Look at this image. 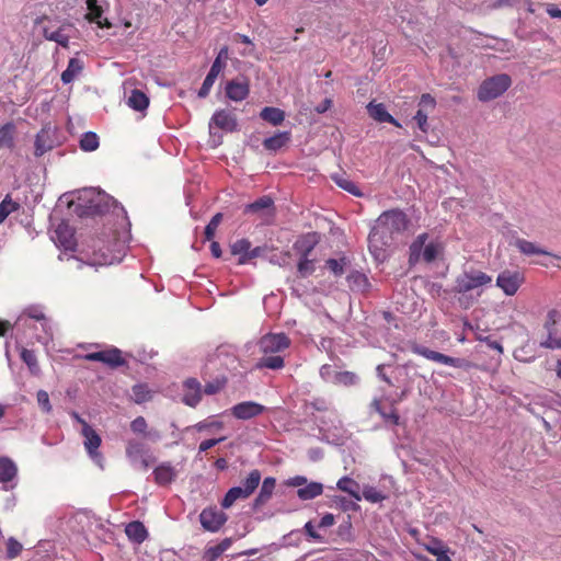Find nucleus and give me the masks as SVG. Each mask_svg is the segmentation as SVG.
<instances>
[{
  "instance_id": "1",
  "label": "nucleus",
  "mask_w": 561,
  "mask_h": 561,
  "mask_svg": "<svg viewBox=\"0 0 561 561\" xmlns=\"http://www.w3.org/2000/svg\"><path fill=\"white\" fill-rule=\"evenodd\" d=\"M409 226L407 215L399 209L383 211L375 221L368 236V249L377 262H385L397 237Z\"/></svg>"
},
{
  "instance_id": "2",
  "label": "nucleus",
  "mask_w": 561,
  "mask_h": 561,
  "mask_svg": "<svg viewBox=\"0 0 561 561\" xmlns=\"http://www.w3.org/2000/svg\"><path fill=\"white\" fill-rule=\"evenodd\" d=\"M24 317L39 322L42 333L36 335V340L44 346L46 353L49 355L51 351H55V324L51 319L46 317L44 307L41 305L27 306L20 314L18 321H22Z\"/></svg>"
},
{
  "instance_id": "3",
  "label": "nucleus",
  "mask_w": 561,
  "mask_h": 561,
  "mask_svg": "<svg viewBox=\"0 0 561 561\" xmlns=\"http://www.w3.org/2000/svg\"><path fill=\"white\" fill-rule=\"evenodd\" d=\"M492 277L479 270L463 271L455 280V291L458 294H474L481 296L483 288L490 286Z\"/></svg>"
},
{
  "instance_id": "4",
  "label": "nucleus",
  "mask_w": 561,
  "mask_h": 561,
  "mask_svg": "<svg viewBox=\"0 0 561 561\" xmlns=\"http://www.w3.org/2000/svg\"><path fill=\"white\" fill-rule=\"evenodd\" d=\"M427 233L419 234L410 245L409 262L416 264L419 262L432 263L443 252V245L438 241L427 242Z\"/></svg>"
},
{
  "instance_id": "5",
  "label": "nucleus",
  "mask_w": 561,
  "mask_h": 561,
  "mask_svg": "<svg viewBox=\"0 0 561 561\" xmlns=\"http://www.w3.org/2000/svg\"><path fill=\"white\" fill-rule=\"evenodd\" d=\"M261 481V472L259 470H252L242 482V485L233 486L228 490L221 501L224 508L231 507L236 501L248 499L259 486Z\"/></svg>"
},
{
  "instance_id": "6",
  "label": "nucleus",
  "mask_w": 561,
  "mask_h": 561,
  "mask_svg": "<svg viewBox=\"0 0 561 561\" xmlns=\"http://www.w3.org/2000/svg\"><path fill=\"white\" fill-rule=\"evenodd\" d=\"M511 84L512 79L506 73L488 78L481 83L478 90V99L482 102L494 100L505 93Z\"/></svg>"
},
{
  "instance_id": "7",
  "label": "nucleus",
  "mask_w": 561,
  "mask_h": 561,
  "mask_svg": "<svg viewBox=\"0 0 561 561\" xmlns=\"http://www.w3.org/2000/svg\"><path fill=\"white\" fill-rule=\"evenodd\" d=\"M547 339L540 342V346L549 350L561 348V313L550 310L545 321Z\"/></svg>"
},
{
  "instance_id": "8",
  "label": "nucleus",
  "mask_w": 561,
  "mask_h": 561,
  "mask_svg": "<svg viewBox=\"0 0 561 561\" xmlns=\"http://www.w3.org/2000/svg\"><path fill=\"white\" fill-rule=\"evenodd\" d=\"M125 253V241H116L113 245V249H106V251L100 249L99 251H95L87 264L91 266L112 265L119 263L123 260Z\"/></svg>"
},
{
  "instance_id": "9",
  "label": "nucleus",
  "mask_w": 561,
  "mask_h": 561,
  "mask_svg": "<svg viewBox=\"0 0 561 561\" xmlns=\"http://www.w3.org/2000/svg\"><path fill=\"white\" fill-rule=\"evenodd\" d=\"M81 435L84 438L83 445L89 457L96 466L103 469L104 457L99 451V447L101 446L102 443L101 436L90 424H84V428H81Z\"/></svg>"
},
{
  "instance_id": "10",
  "label": "nucleus",
  "mask_w": 561,
  "mask_h": 561,
  "mask_svg": "<svg viewBox=\"0 0 561 561\" xmlns=\"http://www.w3.org/2000/svg\"><path fill=\"white\" fill-rule=\"evenodd\" d=\"M51 240L65 252L76 251L77 241L75 238V230L67 221L62 220L56 225L51 234Z\"/></svg>"
},
{
  "instance_id": "11",
  "label": "nucleus",
  "mask_w": 561,
  "mask_h": 561,
  "mask_svg": "<svg viewBox=\"0 0 561 561\" xmlns=\"http://www.w3.org/2000/svg\"><path fill=\"white\" fill-rule=\"evenodd\" d=\"M229 49L227 46H224L218 51V55L216 59L214 60L209 72L207 73L206 78L204 79V82L198 91L199 98H206L211 87L214 85L218 75L221 72L222 68L225 67V61L228 59Z\"/></svg>"
},
{
  "instance_id": "12",
  "label": "nucleus",
  "mask_w": 561,
  "mask_h": 561,
  "mask_svg": "<svg viewBox=\"0 0 561 561\" xmlns=\"http://www.w3.org/2000/svg\"><path fill=\"white\" fill-rule=\"evenodd\" d=\"M524 282V274L518 271L504 270L496 277V286L501 288L506 296H514Z\"/></svg>"
},
{
  "instance_id": "13",
  "label": "nucleus",
  "mask_w": 561,
  "mask_h": 561,
  "mask_svg": "<svg viewBox=\"0 0 561 561\" xmlns=\"http://www.w3.org/2000/svg\"><path fill=\"white\" fill-rule=\"evenodd\" d=\"M228 516L217 507H206L199 514L203 528L210 533L218 531L227 522Z\"/></svg>"
},
{
  "instance_id": "14",
  "label": "nucleus",
  "mask_w": 561,
  "mask_h": 561,
  "mask_svg": "<svg viewBox=\"0 0 561 561\" xmlns=\"http://www.w3.org/2000/svg\"><path fill=\"white\" fill-rule=\"evenodd\" d=\"M289 344L290 341L284 333H270L260 339L259 347L264 354H274L286 350Z\"/></svg>"
},
{
  "instance_id": "15",
  "label": "nucleus",
  "mask_w": 561,
  "mask_h": 561,
  "mask_svg": "<svg viewBox=\"0 0 561 561\" xmlns=\"http://www.w3.org/2000/svg\"><path fill=\"white\" fill-rule=\"evenodd\" d=\"M202 385L196 378H187L183 381L181 400L185 405L196 408L202 401Z\"/></svg>"
},
{
  "instance_id": "16",
  "label": "nucleus",
  "mask_w": 561,
  "mask_h": 561,
  "mask_svg": "<svg viewBox=\"0 0 561 561\" xmlns=\"http://www.w3.org/2000/svg\"><path fill=\"white\" fill-rule=\"evenodd\" d=\"M413 352L425 357L426 359H430V360H433V362H436V363H439V364H443L446 366H451V367H456V368H463L467 366V363L463 359L447 356L443 353L432 351L424 346H419V345L414 346Z\"/></svg>"
},
{
  "instance_id": "17",
  "label": "nucleus",
  "mask_w": 561,
  "mask_h": 561,
  "mask_svg": "<svg viewBox=\"0 0 561 561\" xmlns=\"http://www.w3.org/2000/svg\"><path fill=\"white\" fill-rule=\"evenodd\" d=\"M126 456L131 466H140L144 470L148 469L149 461L146 457L145 446L140 442L134 439L128 440L126 446Z\"/></svg>"
},
{
  "instance_id": "18",
  "label": "nucleus",
  "mask_w": 561,
  "mask_h": 561,
  "mask_svg": "<svg viewBox=\"0 0 561 561\" xmlns=\"http://www.w3.org/2000/svg\"><path fill=\"white\" fill-rule=\"evenodd\" d=\"M264 411L265 407L254 401H244L231 408L232 415L238 420H250Z\"/></svg>"
},
{
  "instance_id": "19",
  "label": "nucleus",
  "mask_w": 561,
  "mask_h": 561,
  "mask_svg": "<svg viewBox=\"0 0 561 561\" xmlns=\"http://www.w3.org/2000/svg\"><path fill=\"white\" fill-rule=\"evenodd\" d=\"M217 127L224 131L230 133L237 128V119L232 113L226 110L216 111L210 118L209 129Z\"/></svg>"
},
{
  "instance_id": "20",
  "label": "nucleus",
  "mask_w": 561,
  "mask_h": 561,
  "mask_svg": "<svg viewBox=\"0 0 561 561\" xmlns=\"http://www.w3.org/2000/svg\"><path fill=\"white\" fill-rule=\"evenodd\" d=\"M88 193L92 195L89 201L90 205L87 206L91 214H103L110 209L111 205L116 203L103 192L91 190Z\"/></svg>"
},
{
  "instance_id": "21",
  "label": "nucleus",
  "mask_w": 561,
  "mask_h": 561,
  "mask_svg": "<svg viewBox=\"0 0 561 561\" xmlns=\"http://www.w3.org/2000/svg\"><path fill=\"white\" fill-rule=\"evenodd\" d=\"M85 359L92 362H102L113 367H117L124 364L122 352L118 348L90 353L85 355Z\"/></svg>"
},
{
  "instance_id": "22",
  "label": "nucleus",
  "mask_w": 561,
  "mask_h": 561,
  "mask_svg": "<svg viewBox=\"0 0 561 561\" xmlns=\"http://www.w3.org/2000/svg\"><path fill=\"white\" fill-rule=\"evenodd\" d=\"M178 469L169 461L161 462L153 470L154 482L159 485H169L178 477Z\"/></svg>"
},
{
  "instance_id": "23",
  "label": "nucleus",
  "mask_w": 561,
  "mask_h": 561,
  "mask_svg": "<svg viewBox=\"0 0 561 561\" xmlns=\"http://www.w3.org/2000/svg\"><path fill=\"white\" fill-rule=\"evenodd\" d=\"M250 89L245 80H231L226 84V95L234 102H240L247 99Z\"/></svg>"
},
{
  "instance_id": "24",
  "label": "nucleus",
  "mask_w": 561,
  "mask_h": 561,
  "mask_svg": "<svg viewBox=\"0 0 561 561\" xmlns=\"http://www.w3.org/2000/svg\"><path fill=\"white\" fill-rule=\"evenodd\" d=\"M70 25H61L57 28L46 26L43 28V35L47 41L57 43L62 47H68Z\"/></svg>"
},
{
  "instance_id": "25",
  "label": "nucleus",
  "mask_w": 561,
  "mask_h": 561,
  "mask_svg": "<svg viewBox=\"0 0 561 561\" xmlns=\"http://www.w3.org/2000/svg\"><path fill=\"white\" fill-rule=\"evenodd\" d=\"M367 111L370 117L379 123H390L397 127H400V123L388 113L386 106L382 103L370 102L367 105Z\"/></svg>"
},
{
  "instance_id": "26",
  "label": "nucleus",
  "mask_w": 561,
  "mask_h": 561,
  "mask_svg": "<svg viewBox=\"0 0 561 561\" xmlns=\"http://www.w3.org/2000/svg\"><path fill=\"white\" fill-rule=\"evenodd\" d=\"M317 243V236L314 233H308L296 240L294 243V250L300 257H306L310 255Z\"/></svg>"
},
{
  "instance_id": "27",
  "label": "nucleus",
  "mask_w": 561,
  "mask_h": 561,
  "mask_svg": "<svg viewBox=\"0 0 561 561\" xmlns=\"http://www.w3.org/2000/svg\"><path fill=\"white\" fill-rule=\"evenodd\" d=\"M16 125L8 122L0 126V149L12 150L15 146Z\"/></svg>"
},
{
  "instance_id": "28",
  "label": "nucleus",
  "mask_w": 561,
  "mask_h": 561,
  "mask_svg": "<svg viewBox=\"0 0 561 561\" xmlns=\"http://www.w3.org/2000/svg\"><path fill=\"white\" fill-rule=\"evenodd\" d=\"M87 7H88L89 12L85 18L90 22L98 24V26H100V27L110 28L112 26L111 22H108L107 19L102 18L103 10L98 4L96 0H88Z\"/></svg>"
},
{
  "instance_id": "29",
  "label": "nucleus",
  "mask_w": 561,
  "mask_h": 561,
  "mask_svg": "<svg viewBox=\"0 0 561 561\" xmlns=\"http://www.w3.org/2000/svg\"><path fill=\"white\" fill-rule=\"evenodd\" d=\"M84 62L78 57H73L69 60L66 70L61 73V81L65 84L72 82L83 70Z\"/></svg>"
},
{
  "instance_id": "30",
  "label": "nucleus",
  "mask_w": 561,
  "mask_h": 561,
  "mask_svg": "<svg viewBox=\"0 0 561 561\" xmlns=\"http://www.w3.org/2000/svg\"><path fill=\"white\" fill-rule=\"evenodd\" d=\"M232 545L231 538H225L215 546H209L203 553V561H216Z\"/></svg>"
},
{
  "instance_id": "31",
  "label": "nucleus",
  "mask_w": 561,
  "mask_h": 561,
  "mask_svg": "<svg viewBox=\"0 0 561 561\" xmlns=\"http://www.w3.org/2000/svg\"><path fill=\"white\" fill-rule=\"evenodd\" d=\"M323 493V484L320 482H308L305 486L297 490V496L301 501H309L320 496Z\"/></svg>"
},
{
  "instance_id": "32",
  "label": "nucleus",
  "mask_w": 561,
  "mask_h": 561,
  "mask_svg": "<svg viewBox=\"0 0 561 561\" xmlns=\"http://www.w3.org/2000/svg\"><path fill=\"white\" fill-rule=\"evenodd\" d=\"M276 485V480L273 477H267L263 480L260 492L254 501L255 506H261L265 504L274 492Z\"/></svg>"
},
{
  "instance_id": "33",
  "label": "nucleus",
  "mask_w": 561,
  "mask_h": 561,
  "mask_svg": "<svg viewBox=\"0 0 561 561\" xmlns=\"http://www.w3.org/2000/svg\"><path fill=\"white\" fill-rule=\"evenodd\" d=\"M127 105L138 112L147 110L149 105V98L140 90L134 89L126 101Z\"/></svg>"
},
{
  "instance_id": "34",
  "label": "nucleus",
  "mask_w": 561,
  "mask_h": 561,
  "mask_svg": "<svg viewBox=\"0 0 561 561\" xmlns=\"http://www.w3.org/2000/svg\"><path fill=\"white\" fill-rule=\"evenodd\" d=\"M290 139L289 131H279L263 141V146L266 150L277 151L284 147Z\"/></svg>"
},
{
  "instance_id": "35",
  "label": "nucleus",
  "mask_w": 561,
  "mask_h": 561,
  "mask_svg": "<svg viewBox=\"0 0 561 561\" xmlns=\"http://www.w3.org/2000/svg\"><path fill=\"white\" fill-rule=\"evenodd\" d=\"M53 148V141L50 139L49 130L42 129L35 138V151L36 157H42L44 153Z\"/></svg>"
},
{
  "instance_id": "36",
  "label": "nucleus",
  "mask_w": 561,
  "mask_h": 561,
  "mask_svg": "<svg viewBox=\"0 0 561 561\" xmlns=\"http://www.w3.org/2000/svg\"><path fill=\"white\" fill-rule=\"evenodd\" d=\"M126 536L137 542L141 543L147 538V529L140 522H131L125 528Z\"/></svg>"
},
{
  "instance_id": "37",
  "label": "nucleus",
  "mask_w": 561,
  "mask_h": 561,
  "mask_svg": "<svg viewBox=\"0 0 561 561\" xmlns=\"http://www.w3.org/2000/svg\"><path fill=\"white\" fill-rule=\"evenodd\" d=\"M18 473L15 463L7 457L0 458V482L7 483L12 481Z\"/></svg>"
},
{
  "instance_id": "38",
  "label": "nucleus",
  "mask_w": 561,
  "mask_h": 561,
  "mask_svg": "<svg viewBox=\"0 0 561 561\" xmlns=\"http://www.w3.org/2000/svg\"><path fill=\"white\" fill-rule=\"evenodd\" d=\"M336 488L348 493L356 501H360L359 484L350 477H342L336 483Z\"/></svg>"
},
{
  "instance_id": "39",
  "label": "nucleus",
  "mask_w": 561,
  "mask_h": 561,
  "mask_svg": "<svg viewBox=\"0 0 561 561\" xmlns=\"http://www.w3.org/2000/svg\"><path fill=\"white\" fill-rule=\"evenodd\" d=\"M153 393L154 391L151 390L146 383H137L131 388V398L137 404L150 401L153 397Z\"/></svg>"
},
{
  "instance_id": "40",
  "label": "nucleus",
  "mask_w": 561,
  "mask_h": 561,
  "mask_svg": "<svg viewBox=\"0 0 561 561\" xmlns=\"http://www.w3.org/2000/svg\"><path fill=\"white\" fill-rule=\"evenodd\" d=\"M260 116L262 119L271 123L273 126L280 125L285 119L284 111L279 110L277 107H271V106L264 107L261 111Z\"/></svg>"
},
{
  "instance_id": "41",
  "label": "nucleus",
  "mask_w": 561,
  "mask_h": 561,
  "mask_svg": "<svg viewBox=\"0 0 561 561\" xmlns=\"http://www.w3.org/2000/svg\"><path fill=\"white\" fill-rule=\"evenodd\" d=\"M347 283L352 290L364 291L368 288L369 282L365 274L354 271L347 275Z\"/></svg>"
},
{
  "instance_id": "42",
  "label": "nucleus",
  "mask_w": 561,
  "mask_h": 561,
  "mask_svg": "<svg viewBox=\"0 0 561 561\" xmlns=\"http://www.w3.org/2000/svg\"><path fill=\"white\" fill-rule=\"evenodd\" d=\"M514 244L525 255L549 254V252L541 249L536 243L527 241L525 239H517Z\"/></svg>"
},
{
  "instance_id": "43",
  "label": "nucleus",
  "mask_w": 561,
  "mask_h": 561,
  "mask_svg": "<svg viewBox=\"0 0 561 561\" xmlns=\"http://www.w3.org/2000/svg\"><path fill=\"white\" fill-rule=\"evenodd\" d=\"M99 145V136L93 131H87L80 138V149L85 152L96 150Z\"/></svg>"
},
{
  "instance_id": "44",
  "label": "nucleus",
  "mask_w": 561,
  "mask_h": 561,
  "mask_svg": "<svg viewBox=\"0 0 561 561\" xmlns=\"http://www.w3.org/2000/svg\"><path fill=\"white\" fill-rule=\"evenodd\" d=\"M19 203L14 202L10 195H7L0 203V224H2L10 214L18 210Z\"/></svg>"
},
{
  "instance_id": "45",
  "label": "nucleus",
  "mask_w": 561,
  "mask_h": 561,
  "mask_svg": "<svg viewBox=\"0 0 561 561\" xmlns=\"http://www.w3.org/2000/svg\"><path fill=\"white\" fill-rule=\"evenodd\" d=\"M21 358L27 365L28 369L33 375L39 374V367L37 364L36 355L33 351L27 348H22Z\"/></svg>"
},
{
  "instance_id": "46",
  "label": "nucleus",
  "mask_w": 561,
  "mask_h": 561,
  "mask_svg": "<svg viewBox=\"0 0 561 561\" xmlns=\"http://www.w3.org/2000/svg\"><path fill=\"white\" fill-rule=\"evenodd\" d=\"M259 368L280 369L284 367V359L279 355L266 356L256 364Z\"/></svg>"
},
{
  "instance_id": "47",
  "label": "nucleus",
  "mask_w": 561,
  "mask_h": 561,
  "mask_svg": "<svg viewBox=\"0 0 561 561\" xmlns=\"http://www.w3.org/2000/svg\"><path fill=\"white\" fill-rule=\"evenodd\" d=\"M373 407L376 409V411L381 415L383 421L388 424L397 425L399 423V415L397 414L394 409H390L389 412L385 411L379 400H374Z\"/></svg>"
},
{
  "instance_id": "48",
  "label": "nucleus",
  "mask_w": 561,
  "mask_h": 561,
  "mask_svg": "<svg viewBox=\"0 0 561 561\" xmlns=\"http://www.w3.org/2000/svg\"><path fill=\"white\" fill-rule=\"evenodd\" d=\"M227 378L224 376H219L206 382L203 391L208 396H213L220 392L225 388Z\"/></svg>"
},
{
  "instance_id": "49",
  "label": "nucleus",
  "mask_w": 561,
  "mask_h": 561,
  "mask_svg": "<svg viewBox=\"0 0 561 561\" xmlns=\"http://www.w3.org/2000/svg\"><path fill=\"white\" fill-rule=\"evenodd\" d=\"M358 381V377L352 371H337V375H334V383L337 386H353Z\"/></svg>"
},
{
  "instance_id": "50",
  "label": "nucleus",
  "mask_w": 561,
  "mask_h": 561,
  "mask_svg": "<svg viewBox=\"0 0 561 561\" xmlns=\"http://www.w3.org/2000/svg\"><path fill=\"white\" fill-rule=\"evenodd\" d=\"M360 496L370 503H379L386 499L385 494L378 491L375 486L370 485L364 486L363 494Z\"/></svg>"
},
{
  "instance_id": "51",
  "label": "nucleus",
  "mask_w": 561,
  "mask_h": 561,
  "mask_svg": "<svg viewBox=\"0 0 561 561\" xmlns=\"http://www.w3.org/2000/svg\"><path fill=\"white\" fill-rule=\"evenodd\" d=\"M298 273L301 277H308L314 272V262L309 256L300 257L297 265Z\"/></svg>"
},
{
  "instance_id": "52",
  "label": "nucleus",
  "mask_w": 561,
  "mask_h": 561,
  "mask_svg": "<svg viewBox=\"0 0 561 561\" xmlns=\"http://www.w3.org/2000/svg\"><path fill=\"white\" fill-rule=\"evenodd\" d=\"M333 180L341 188L345 190L346 192L356 196L360 195L359 190L353 181L339 175H334Z\"/></svg>"
},
{
  "instance_id": "53",
  "label": "nucleus",
  "mask_w": 561,
  "mask_h": 561,
  "mask_svg": "<svg viewBox=\"0 0 561 561\" xmlns=\"http://www.w3.org/2000/svg\"><path fill=\"white\" fill-rule=\"evenodd\" d=\"M272 205H273L272 198L268 196H263V197L259 198L257 201H255L251 204H248L245 206V211L247 213H255L261 209L270 208Z\"/></svg>"
},
{
  "instance_id": "54",
  "label": "nucleus",
  "mask_w": 561,
  "mask_h": 561,
  "mask_svg": "<svg viewBox=\"0 0 561 561\" xmlns=\"http://www.w3.org/2000/svg\"><path fill=\"white\" fill-rule=\"evenodd\" d=\"M233 41L234 42H240L242 44H244L245 46H249V50H241L240 54L244 57L247 56H255V45L253 44L252 39L244 35V34H240V33H236L233 35Z\"/></svg>"
},
{
  "instance_id": "55",
  "label": "nucleus",
  "mask_w": 561,
  "mask_h": 561,
  "mask_svg": "<svg viewBox=\"0 0 561 561\" xmlns=\"http://www.w3.org/2000/svg\"><path fill=\"white\" fill-rule=\"evenodd\" d=\"M224 427V423L216 420L215 417H208L204 421H201L194 425V428L198 432H203L210 428L221 430Z\"/></svg>"
},
{
  "instance_id": "56",
  "label": "nucleus",
  "mask_w": 561,
  "mask_h": 561,
  "mask_svg": "<svg viewBox=\"0 0 561 561\" xmlns=\"http://www.w3.org/2000/svg\"><path fill=\"white\" fill-rule=\"evenodd\" d=\"M22 549H23L22 543L19 542L15 538L10 537L8 539V541H7V557L9 559L16 558L21 553Z\"/></svg>"
},
{
  "instance_id": "57",
  "label": "nucleus",
  "mask_w": 561,
  "mask_h": 561,
  "mask_svg": "<svg viewBox=\"0 0 561 561\" xmlns=\"http://www.w3.org/2000/svg\"><path fill=\"white\" fill-rule=\"evenodd\" d=\"M345 259H329L327 266L334 276H341L344 273Z\"/></svg>"
},
{
  "instance_id": "58",
  "label": "nucleus",
  "mask_w": 561,
  "mask_h": 561,
  "mask_svg": "<svg viewBox=\"0 0 561 561\" xmlns=\"http://www.w3.org/2000/svg\"><path fill=\"white\" fill-rule=\"evenodd\" d=\"M332 502L336 507L341 508L344 512L355 511L358 507L355 502L347 500L344 496H334L332 499Z\"/></svg>"
},
{
  "instance_id": "59",
  "label": "nucleus",
  "mask_w": 561,
  "mask_h": 561,
  "mask_svg": "<svg viewBox=\"0 0 561 561\" xmlns=\"http://www.w3.org/2000/svg\"><path fill=\"white\" fill-rule=\"evenodd\" d=\"M251 248L250 241L247 239L237 240L231 245V251L233 254L244 255L247 257V254L249 253Z\"/></svg>"
},
{
  "instance_id": "60",
  "label": "nucleus",
  "mask_w": 561,
  "mask_h": 561,
  "mask_svg": "<svg viewBox=\"0 0 561 561\" xmlns=\"http://www.w3.org/2000/svg\"><path fill=\"white\" fill-rule=\"evenodd\" d=\"M221 218H222V215L218 213L211 218L209 224L206 226V228H205L206 240L209 241L214 238L216 229L221 221Z\"/></svg>"
},
{
  "instance_id": "61",
  "label": "nucleus",
  "mask_w": 561,
  "mask_h": 561,
  "mask_svg": "<svg viewBox=\"0 0 561 561\" xmlns=\"http://www.w3.org/2000/svg\"><path fill=\"white\" fill-rule=\"evenodd\" d=\"M36 398H37V403L41 407L42 411H44L45 413H50L53 408H51V404L49 401V396H48L47 391L38 390Z\"/></svg>"
},
{
  "instance_id": "62",
  "label": "nucleus",
  "mask_w": 561,
  "mask_h": 561,
  "mask_svg": "<svg viewBox=\"0 0 561 561\" xmlns=\"http://www.w3.org/2000/svg\"><path fill=\"white\" fill-rule=\"evenodd\" d=\"M337 371L334 367L331 365H323L320 368V376L323 380L334 383V375H337Z\"/></svg>"
},
{
  "instance_id": "63",
  "label": "nucleus",
  "mask_w": 561,
  "mask_h": 561,
  "mask_svg": "<svg viewBox=\"0 0 561 561\" xmlns=\"http://www.w3.org/2000/svg\"><path fill=\"white\" fill-rule=\"evenodd\" d=\"M130 428L136 434H144L147 430V422L145 417L138 416L130 423Z\"/></svg>"
},
{
  "instance_id": "64",
  "label": "nucleus",
  "mask_w": 561,
  "mask_h": 561,
  "mask_svg": "<svg viewBox=\"0 0 561 561\" xmlns=\"http://www.w3.org/2000/svg\"><path fill=\"white\" fill-rule=\"evenodd\" d=\"M414 121L417 124V127L423 131L427 133L428 130V123H427V114L424 113L422 110H419L416 114L414 115Z\"/></svg>"
}]
</instances>
